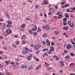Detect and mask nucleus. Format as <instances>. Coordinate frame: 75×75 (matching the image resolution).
Masks as SVG:
<instances>
[{
	"label": "nucleus",
	"instance_id": "1",
	"mask_svg": "<svg viewBox=\"0 0 75 75\" xmlns=\"http://www.w3.org/2000/svg\"><path fill=\"white\" fill-rule=\"evenodd\" d=\"M6 34L8 35L12 33V31L10 29H8L6 30Z\"/></svg>",
	"mask_w": 75,
	"mask_h": 75
},
{
	"label": "nucleus",
	"instance_id": "2",
	"mask_svg": "<svg viewBox=\"0 0 75 75\" xmlns=\"http://www.w3.org/2000/svg\"><path fill=\"white\" fill-rule=\"evenodd\" d=\"M41 47V45L40 44H38L35 45L34 47V48L35 50H38L40 48V47Z\"/></svg>",
	"mask_w": 75,
	"mask_h": 75
},
{
	"label": "nucleus",
	"instance_id": "3",
	"mask_svg": "<svg viewBox=\"0 0 75 75\" xmlns=\"http://www.w3.org/2000/svg\"><path fill=\"white\" fill-rule=\"evenodd\" d=\"M67 23L68 24H69V25L71 27H74V23H72L71 25V22L70 21H69L67 22Z\"/></svg>",
	"mask_w": 75,
	"mask_h": 75
},
{
	"label": "nucleus",
	"instance_id": "4",
	"mask_svg": "<svg viewBox=\"0 0 75 75\" xmlns=\"http://www.w3.org/2000/svg\"><path fill=\"white\" fill-rule=\"evenodd\" d=\"M72 48V45H67V50H70V48Z\"/></svg>",
	"mask_w": 75,
	"mask_h": 75
},
{
	"label": "nucleus",
	"instance_id": "5",
	"mask_svg": "<svg viewBox=\"0 0 75 75\" xmlns=\"http://www.w3.org/2000/svg\"><path fill=\"white\" fill-rule=\"evenodd\" d=\"M46 43L48 46H50V42H49V40L47 39L46 41Z\"/></svg>",
	"mask_w": 75,
	"mask_h": 75
},
{
	"label": "nucleus",
	"instance_id": "6",
	"mask_svg": "<svg viewBox=\"0 0 75 75\" xmlns=\"http://www.w3.org/2000/svg\"><path fill=\"white\" fill-rule=\"evenodd\" d=\"M46 43L48 46H50V42H49V40L47 39L46 41Z\"/></svg>",
	"mask_w": 75,
	"mask_h": 75
},
{
	"label": "nucleus",
	"instance_id": "7",
	"mask_svg": "<svg viewBox=\"0 0 75 75\" xmlns=\"http://www.w3.org/2000/svg\"><path fill=\"white\" fill-rule=\"evenodd\" d=\"M46 4L47 5L48 4V1L47 0H44V2L42 4V5H44V4Z\"/></svg>",
	"mask_w": 75,
	"mask_h": 75
},
{
	"label": "nucleus",
	"instance_id": "8",
	"mask_svg": "<svg viewBox=\"0 0 75 75\" xmlns=\"http://www.w3.org/2000/svg\"><path fill=\"white\" fill-rule=\"evenodd\" d=\"M60 65L62 67H63L64 65V62L62 61H61L60 62Z\"/></svg>",
	"mask_w": 75,
	"mask_h": 75
},
{
	"label": "nucleus",
	"instance_id": "9",
	"mask_svg": "<svg viewBox=\"0 0 75 75\" xmlns=\"http://www.w3.org/2000/svg\"><path fill=\"white\" fill-rule=\"evenodd\" d=\"M45 27L46 29H47V30H50V26H48V25H45Z\"/></svg>",
	"mask_w": 75,
	"mask_h": 75
},
{
	"label": "nucleus",
	"instance_id": "10",
	"mask_svg": "<svg viewBox=\"0 0 75 75\" xmlns=\"http://www.w3.org/2000/svg\"><path fill=\"white\" fill-rule=\"evenodd\" d=\"M6 24H5V23L3 25H2V28L4 30H5V29H6Z\"/></svg>",
	"mask_w": 75,
	"mask_h": 75
},
{
	"label": "nucleus",
	"instance_id": "11",
	"mask_svg": "<svg viewBox=\"0 0 75 75\" xmlns=\"http://www.w3.org/2000/svg\"><path fill=\"white\" fill-rule=\"evenodd\" d=\"M37 29V26L36 25H35L34 28L32 29V30H33V31H36Z\"/></svg>",
	"mask_w": 75,
	"mask_h": 75
},
{
	"label": "nucleus",
	"instance_id": "12",
	"mask_svg": "<svg viewBox=\"0 0 75 75\" xmlns=\"http://www.w3.org/2000/svg\"><path fill=\"white\" fill-rule=\"evenodd\" d=\"M22 52L24 54H27L28 53V51L25 50H22Z\"/></svg>",
	"mask_w": 75,
	"mask_h": 75
},
{
	"label": "nucleus",
	"instance_id": "13",
	"mask_svg": "<svg viewBox=\"0 0 75 75\" xmlns=\"http://www.w3.org/2000/svg\"><path fill=\"white\" fill-rule=\"evenodd\" d=\"M27 59L28 60V61H30L31 59V57L30 56H28L27 57Z\"/></svg>",
	"mask_w": 75,
	"mask_h": 75
},
{
	"label": "nucleus",
	"instance_id": "14",
	"mask_svg": "<svg viewBox=\"0 0 75 75\" xmlns=\"http://www.w3.org/2000/svg\"><path fill=\"white\" fill-rule=\"evenodd\" d=\"M7 23H8V24L9 25H11V24H12V22L10 21H8L7 22Z\"/></svg>",
	"mask_w": 75,
	"mask_h": 75
},
{
	"label": "nucleus",
	"instance_id": "15",
	"mask_svg": "<svg viewBox=\"0 0 75 75\" xmlns=\"http://www.w3.org/2000/svg\"><path fill=\"white\" fill-rule=\"evenodd\" d=\"M41 68V66L39 65L38 66V67L35 68V69H36V70H38L39 68Z\"/></svg>",
	"mask_w": 75,
	"mask_h": 75
},
{
	"label": "nucleus",
	"instance_id": "16",
	"mask_svg": "<svg viewBox=\"0 0 75 75\" xmlns=\"http://www.w3.org/2000/svg\"><path fill=\"white\" fill-rule=\"evenodd\" d=\"M54 48L53 47H51V48H50V51H54Z\"/></svg>",
	"mask_w": 75,
	"mask_h": 75
},
{
	"label": "nucleus",
	"instance_id": "17",
	"mask_svg": "<svg viewBox=\"0 0 75 75\" xmlns=\"http://www.w3.org/2000/svg\"><path fill=\"white\" fill-rule=\"evenodd\" d=\"M70 57L69 56H65V58L67 59V60H68V59H69V58H70Z\"/></svg>",
	"mask_w": 75,
	"mask_h": 75
},
{
	"label": "nucleus",
	"instance_id": "18",
	"mask_svg": "<svg viewBox=\"0 0 75 75\" xmlns=\"http://www.w3.org/2000/svg\"><path fill=\"white\" fill-rule=\"evenodd\" d=\"M6 17L8 18H10V16L9 15V14L8 13H6Z\"/></svg>",
	"mask_w": 75,
	"mask_h": 75
},
{
	"label": "nucleus",
	"instance_id": "19",
	"mask_svg": "<svg viewBox=\"0 0 75 75\" xmlns=\"http://www.w3.org/2000/svg\"><path fill=\"white\" fill-rule=\"evenodd\" d=\"M62 17V14H60L59 16L58 17V18L59 19H61V18Z\"/></svg>",
	"mask_w": 75,
	"mask_h": 75
},
{
	"label": "nucleus",
	"instance_id": "20",
	"mask_svg": "<svg viewBox=\"0 0 75 75\" xmlns=\"http://www.w3.org/2000/svg\"><path fill=\"white\" fill-rule=\"evenodd\" d=\"M65 17H66V18H69V15L67 13H66L65 14Z\"/></svg>",
	"mask_w": 75,
	"mask_h": 75
},
{
	"label": "nucleus",
	"instance_id": "21",
	"mask_svg": "<svg viewBox=\"0 0 75 75\" xmlns=\"http://www.w3.org/2000/svg\"><path fill=\"white\" fill-rule=\"evenodd\" d=\"M33 58H34V59H35V60H36V61H39V59L38 58H37L35 57H33Z\"/></svg>",
	"mask_w": 75,
	"mask_h": 75
},
{
	"label": "nucleus",
	"instance_id": "22",
	"mask_svg": "<svg viewBox=\"0 0 75 75\" xmlns=\"http://www.w3.org/2000/svg\"><path fill=\"white\" fill-rule=\"evenodd\" d=\"M25 27V25L24 24L22 25L21 26V28H24V27Z\"/></svg>",
	"mask_w": 75,
	"mask_h": 75
},
{
	"label": "nucleus",
	"instance_id": "23",
	"mask_svg": "<svg viewBox=\"0 0 75 75\" xmlns=\"http://www.w3.org/2000/svg\"><path fill=\"white\" fill-rule=\"evenodd\" d=\"M28 69L29 70H33V67L30 66L28 68Z\"/></svg>",
	"mask_w": 75,
	"mask_h": 75
},
{
	"label": "nucleus",
	"instance_id": "24",
	"mask_svg": "<svg viewBox=\"0 0 75 75\" xmlns=\"http://www.w3.org/2000/svg\"><path fill=\"white\" fill-rule=\"evenodd\" d=\"M28 32L30 34H32L33 33V31L31 30H29L28 31Z\"/></svg>",
	"mask_w": 75,
	"mask_h": 75
},
{
	"label": "nucleus",
	"instance_id": "25",
	"mask_svg": "<svg viewBox=\"0 0 75 75\" xmlns=\"http://www.w3.org/2000/svg\"><path fill=\"white\" fill-rule=\"evenodd\" d=\"M42 37H47V34L46 33L43 34L42 35Z\"/></svg>",
	"mask_w": 75,
	"mask_h": 75
},
{
	"label": "nucleus",
	"instance_id": "26",
	"mask_svg": "<svg viewBox=\"0 0 75 75\" xmlns=\"http://www.w3.org/2000/svg\"><path fill=\"white\" fill-rule=\"evenodd\" d=\"M64 6L65 7H69V4H66Z\"/></svg>",
	"mask_w": 75,
	"mask_h": 75
},
{
	"label": "nucleus",
	"instance_id": "27",
	"mask_svg": "<svg viewBox=\"0 0 75 75\" xmlns=\"http://www.w3.org/2000/svg\"><path fill=\"white\" fill-rule=\"evenodd\" d=\"M63 29L65 30H68V28L67 27H64L63 28Z\"/></svg>",
	"mask_w": 75,
	"mask_h": 75
},
{
	"label": "nucleus",
	"instance_id": "28",
	"mask_svg": "<svg viewBox=\"0 0 75 75\" xmlns=\"http://www.w3.org/2000/svg\"><path fill=\"white\" fill-rule=\"evenodd\" d=\"M42 30L41 29H40V28H38V30L37 31V33H39L40 31H41Z\"/></svg>",
	"mask_w": 75,
	"mask_h": 75
},
{
	"label": "nucleus",
	"instance_id": "29",
	"mask_svg": "<svg viewBox=\"0 0 75 75\" xmlns=\"http://www.w3.org/2000/svg\"><path fill=\"white\" fill-rule=\"evenodd\" d=\"M22 43L23 44H26V42L25 40H22Z\"/></svg>",
	"mask_w": 75,
	"mask_h": 75
},
{
	"label": "nucleus",
	"instance_id": "30",
	"mask_svg": "<svg viewBox=\"0 0 75 75\" xmlns=\"http://www.w3.org/2000/svg\"><path fill=\"white\" fill-rule=\"evenodd\" d=\"M63 21H64V22H66L67 21V18H64L63 19Z\"/></svg>",
	"mask_w": 75,
	"mask_h": 75
},
{
	"label": "nucleus",
	"instance_id": "31",
	"mask_svg": "<svg viewBox=\"0 0 75 75\" xmlns=\"http://www.w3.org/2000/svg\"><path fill=\"white\" fill-rule=\"evenodd\" d=\"M22 39H25V35H23L22 37Z\"/></svg>",
	"mask_w": 75,
	"mask_h": 75
},
{
	"label": "nucleus",
	"instance_id": "32",
	"mask_svg": "<svg viewBox=\"0 0 75 75\" xmlns=\"http://www.w3.org/2000/svg\"><path fill=\"white\" fill-rule=\"evenodd\" d=\"M12 26V25H6V27L8 28L11 27Z\"/></svg>",
	"mask_w": 75,
	"mask_h": 75
},
{
	"label": "nucleus",
	"instance_id": "33",
	"mask_svg": "<svg viewBox=\"0 0 75 75\" xmlns=\"http://www.w3.org/2000/svg\"><path fill=\"white\" fill-rule=\"evenodd\" d=\"M5 63L6 64V65H8L9 64V62H8V61H5Z\"/></svg>",
	"mask_w": 75,
	"mask_h": 75
},
{
	"label": "nucleus",
	"instance_id": "34",
	"mask_svg": "<svg viewBox=\"0 0 75 75\" xmlns=\"http://www.w3.org/2000/svg\"><path fill=\"white\" fill-rule=\"evenodd\" d=\"M70 55L71 56H75V54L73 53H70Z\"/></svg>",
	"mask_w": 75,
	"mask_h": 75
},
{
	"label": "nucleus",
	"instance_id": "35",
	"mask_svg": "<svg viewBox=\"0 0 75 75\" xmlns=\"http://www.w3.org/2000/svg\"><path fill=\"white\" fill-rule=\"evenodd\" d=\"M55 34H59V33H58V32L57 31H55L54 32Z\"/></svg>",
	"mask_w": 75,
	"mask_h": 75
},
{
	"label": "nucleus",
	"instance_id": "36",
	"mask_svg": "<svg viewBox=\"0 0 75 75\" xmlns=\"http://www.w3.org/2000/svg\"><path fill=\"white\" fill-rule=\"evenodd\" d=\"M74 65H75V64H74L71 63L70 64V67H72V66H74Z\"/></svg>",
	"mask_w": 75,
	"mask_h": 75
},
{
	"label": "nucleus",
	"instance_id": "37",
	"mask_svg": "<svg viewBox=\"0 0 75 75\" xmlns=\"http://www.w3.org/2000/svg\"><path fill=\"white\" fill-rule=\"evenodd\" d=\"M48 49L45 48L43 50V51H48Z\"/></svg>",
	"mask_w": 75,
	"mask_h": 75
},
{
	"label": "nucleus",
	"instance_id": "38",
	"mask_svg": "<svg viewBox=\"0 0 75 75\" xmlns=\"http://www.w3.org/2000/svg\"><path fill=\"white\" fill-rule=\"evenodd\" d=\"M21 68H24V66L23 65H22L21 66Z\"/></svg>",
	"mask_w": 75,
	"mask_h": 75
},
{
	"label": "nucleus",
	"instance_id": "39",
	"mask_svg": "<svg viewBox=\"0 0 75 75\" xmlns=\"http://www.w3.org/2000/svg\"><path fill=\"white\" fill-rule=\"evenodd\" d=\"M50 65L48 64H46L45 66L47 67H49Z\"/></svg>",
	"mask_w": 75,
	"mask_h": 75
},
{
	"label": "nucleus",
	"instance_id": "40",
	"mask_svg": "<svg viewBox=\"0 0 75 75\" xmlns=\"http://www.w3.org/2000/svg\"><path fill=\"white\" fill-rule=\"evenodd\" d=\"M52 12L50 11L49 13V15H51V14H52Z\"/></svg>",
	"mask_w": 75,
	"mask_h": 75
},
{
	"label": "nucleus",
	"instance_id": "41",
	"mask_svg": "<svg viewBox=\"0 0 75 75\" xmlns=\"http://www.w3.org/2000/svg\"><path fill=\"white\" fill-rule=\"evenodd\" d=\"M19 43H20V42L18 41H17L16 42V44L17 45H18V44H19Z\"/></svg>",
	"mask_w": 75,
	"mask_h": 75
},
{
	"label": "nucleus",
	"instance_id": "42",
	"mask_svg": "<svg viewBox=\"0 0 75 75\" xmlns=\"http://www.w3.org/2000/svg\"><path fill=\"white\" fill-rule=\"evenodd\" d=\"M66 11H67V12H70V10H69V9H67L66 10Z\"/></svg>",
	"mask_w": 75,
	"mask_h": 75
},
{
	"label": "nucleus",
	"instance_id": "43",
	"mask_svg": "<svg viewBox=\"0 0 75 75\" xmlns=\"http://www.w3.org/2000/svg\"><path fill=\"white\" fill-rule=\"evenodd\" d=\"M51 69V67L47 68V69L48 70H50Z\"/></svg>",
	"mask_w": 75,
	"mask_h": 75
},
{
	"label": "nucleus",
	"instance_id": "44",
	"mask_svg": "<svg viewBox=\"0 0 75 75\" xmlns=\"http://www.w3.org/2000/svg\"><path fill=\"white\" fill-rule=\"evenodd\" d=\"M16 64H14L13 65L12 67L13 68H16Z\"/></svg>",
	"mask_w": 75,
	"mask_h": 75
},
{
	"label": "nucleus",
	"instance_id": "45",
	"mask_svg": "<svg viewBox=\"0 0 75 75\" xmlns=\"http://www.w3.org/2000/svg\"><path fill=\"white\" fill-rule=\"evenodd\" d=\"M12 45L13 47H14L15 48H16V45H14V44H12Z\"/></svg>",
	"mask_w": 75,
	"mask_h": 75
},
{
	"label": "nucleus",
	"instance_id": "46",
	"mask_svg": "<svg viewBox=\"0 0 75 75\" xmlns=\"http://www.w3.org/2000/svg\"><path fill=\"white\" fill-rule=\"evenodd\" d=\"M49 10H50V11H52V10H53V8H50Z\"/></svg>",
	"mask_w": 75,
	"mask_h": 75
},
{
	"label": "nucleus",
	"instance_id": "47",
	"mask_svg": "<svg viewBox=\"0 0 75 75\" xmlns=\"http://www.w3.org/2000/svg\"><path fill=\"white\" fill-rule=\"evenodd\" d=\"M33 35H37V33L36 32H34L33 33Z\"/></svg>",
	"mask_w": 75,
	"mask_h": 75
},
{
	"label": "nucleus",
	"instance_id": "48",
	"mask_svg": "<svg viewBox=\"0 0 75 75\" xmlns=\"http://www.w3.org/2000/svg\"><path fill=\"white\" fill-rule=\"evenodd\" d=\"M51 44L52 45L54 46V42H52L51 43Z\"/></svg>",
	"mask_w": 75,
	"mask_h": 75
},
{
	"label": "nucleus",
	"instance_id": "49",
	"mask_svg": "<svg viewBox=\"0 0 75 75\" xmlns=\"http://www.w3.org/2000/svg\"><path fill=\"white\" fill-rule=\"evenodd\" d=\"M63 24L64 25H66L67 24V23L65 22H64L63 23Z\"/></svg>",
	"mask_w": 75,
	"mask_h": 75
},
{
	"label": "nucleus",
	"instance_id": "50",
	"mask_svg": "<svg viewBox=\"0 0 75 75\" xmlns=\"http://www.w3.org/2000/svg\"><path fill=\"white\" fill-rule=\"evenodd\" d=\"M39 7V6H38V5H36L35 6V8H38Z\"/></svg>",
	"mask_w": 75,
	"mask_h": 75
},
{
	"label": "nucleus",
	"instance_id": "51",
	"mask_svg": "<svg viewBox=\"0 0 75 75\" xmlns=\"http://www.w3.org/2000/svg\"><path fill=\"white\" fill-rule=\"evenodd\" d=\"M44 55H45V56H47V55H48V54H47V53H44Z\"/></svg>",
	"mask_w": 75,
	"mask_h": 75
},
{
	"label": "nucleus",
	"instance_id": "52",
	"mask_svg": "<svg viewBox=\"0 0 75 75\" xmlns=\"http://www.w3.org/2000/svg\"><path fill=\"white\" fill-rule=\"evenodd\" d=\"M28 2L29 3H32L33 1H31V0H28Z\"/></svg>",
	"mask_w": 75,
	"mask_h": 75
},
{
	"label": "nucleus",
	"instance_id": "53",
	"mask_svg": "<svg viewBox=\"0 0 75 75\" xmlns=\"http://www.w3.org/2000/svg\"><path fill=\"white\" fill-rule=\"evenodd\" d=\"M48 54H52V52H51L48 51Z\"/></svg>",
	"mask_w": 75,
	"mask_h": 75
},
{
	"label": "nucleus",
	"instance_id": "54",
	"mask_svg": "<svg viewBox=\"0 0 75 75\" xmlns=\"http://www.w3.org/2000/svg\"><path fill=\"white\" fill-rule=\"evenodd\" d=\"M16 65H18V64H19V63H18V62H16Z\"/></svg>",
	"mask_w": 75,
	"mask_h": 75
},
{
	"label": "nucleus",
	"instance_id": "55",
	"mask_svg": "<svg viewBox=\"0 0 75 75\" xmlns=\"http://www.w3.org/2000/svg\"><path fill=\"white\" fill-rule=\"evenodd\" d=\"M28 51L29 52H32L33 51V50H30L28 49Z\"/></svg>",
	"mask_w": 75,
	"mask_h": 75
},
{
	"label": "nucleus",
	"instance_id": "56",
	"mask_svg": "<svg viewBox=\"0 0 75 75\" xmlns=\"http://www.w3.org/2000/svg\"><path fill=\"white\" fill-rule=\"evenodd\" d=\"M26 20H30V18H26Z\"/></svg>",
	"mask_w": 75,
	"mask_h": 75
},
{
	"label": "nucleus",
	"instance_id": "57",
	"mask_svg": "<svg viewBox=\"0 0 75 75\" xmlns=\"http://www.w3.org/2000/svg\"><path fill=\"white\" fill-rule=\"evenodd\" d=\"M53 57H54V58H56L57 57L56 55H54L53 56Z\"/></svg>",
	"mask_w": 75,
	"mask_h": 75
},
{
	"label": "nucleus",
	"instance_id": "58",
	"mask_svg": "<svg viewBox=\"0 0 75 75\" xmlns=\"http://www.w3.org/2000/svg\"><path fill=\"white\" fill-rule=\"evenodd\" d=\"M61 4H62V5H64V2H62Z\"/></svg>",
	"mask_w": 75,
	"mask_h": 75
},
{
	"label": "nucleus",
	"instance_id": "59",
	"mask_svg": "<svg viewBox=\"0 0 75 75\" xmlns=\"http://www.w3.org/2000/svg\"><path fill=\"white\" fill-rule=\"evenodd\" d=\"M0 59H4L2 57H0Z\"/></svg>",
	"mask_w": 75,
	"mask_h": 75
},
{
	"label": "nucleus",
	"instance_id": "60",
	"mask_svg": "<svg viewBox=\"0 0 75 75\" xmlns=\"http://www.w3.org/2000/svg\"><path fill=\"white\" fill-rule=\"evenodd\" d=\"M70 75H75V74L74 73H71L70 74Z\"/></svg>",
	"mask_w": 75,
	"mask_h": 75
},
{
	"label": "nucleus",
	"instance_id": "61",
	"mask_svg": "<svg viewBox=\"0 0 75 75\" xmlns=\"http://www.w3.org/2000/svg\"><path fill=\"white\" fill-rule=\"evenodd\" d=\"M3 21V19H0V22Z\"/></svg>",
	"mask_w": 75,
	"mask_h": 75
},
{
	"label": "nucleus",
	"instance_id": "62",
	"mask_svg": "<svg viewBox=\"0 0 75 75\" xmlns=\"http://www.w3.org/2000/svg\"><path fill=\"white\" fill-rule=\"evenodd\" d=\"M31 47H34V45L33 44H32L31 45Z\"/></svg>",
	"mask_w": 75,
	"mask_h": 75
},
{
	"label": "nucleus",
	"instance_id": "63",
	"mask_svg": "<svg viewBox=\"0 0 75 75\" xmlns=\"http://www.w3.org/2000/svg\"><path fill=\"white\" fill-rule=\"evenodd\" d=\"M6 74L7 75H10V74L9 73H7Z\"/></svg>",
	"mask_w": 75,
	"mask_h": 75
},
{
	"label": "nucleus",
	"instance_id": "64",
	"mask_svg": "<svg viewBox=\"0 0 75 75\" xmlns=\"http://www.w3.org/2000/svg\"><path fill=\"white\" fill-rule=\"evenodd\" d=\"M64 52L65 53H67V51L66 50H65L64 51Z\"/></svg>",
	"mask_w": 75,
	"mask_h": 75
}]
</instances>
